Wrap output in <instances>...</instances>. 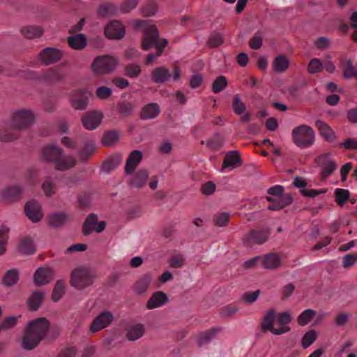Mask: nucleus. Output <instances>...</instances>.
I'll use <instances>...</instances> for the list:
<instances>
[{"label": "nucleus", "mask_w": 357, "mask_h": 357, "mask_svg": "<svg viewBox=\"0 0 357 357\" xmlns=\"http://www.w3.org/2000/svg\"><path fill=\"white\" fill-rule=\"evenodd\" d=\"M68 219V215L65 213H53L49 216V225L53 228H59L63 227Z\"/></svg>", "instance_id": "nucleus-34"}, {"label": "nucleus", "mask_w": 357, "mask_h": 357, "mask_svg": "<svg viewBox=\"0 0 357 357\" xmlns=\"http://www.w3.org/2000/svg\"><path fill=\"white\" fill-rule=\"evenodd\" d=\"M112 93L110 88L102 86L97 89L96 96L100 100H107L112 96Z\"/></svg>", "instance_id": "nucleus-61"}, {"label": "nucleus", "mask_w": 357, "mask_h": 357, "mask_svg": "<svg viewBox=\"0 0 357 357\" xmlns=\"http://www.w3.org/2000/svg\"><path fill=\"white\" fill-rule=\"evenodd\" d=\"M222 331V327L212 328L208 331L200 332L197 334V341L199 347L208 344L211 340L215 337L217 333Z\"/></svg>", "instance_id": "nucleus-19"}, {"label": "nucleus", "mask_w": 357, "mask_h": 357, "mask_svg": "<svg viewBox=\"0 0 357 357\" xmlns=\"http://www.w3.org/2000/svg\"><path fill=\"white\" fill-rule=\"evenodd\" d=\"M291 135L294 143L300 148H307L314 143V131L309 126L303 124L294 128Z\"/></svg>", "instance_id": "nucleus-5"}, {"label": "nucleus", "mask_w": 357, "mask_h": 357, "mask_svg": "<svg viewBox=\"0 0 357 357\" xmlns=\"http://www.w3.org/2000/svg\"><path fill=\"white\" fill-rule=\"evenodd\" d=\"M289 66V61L286 55L280 54L273 61V70L278 73L285 72Z\"/></svg>", "instance_id": "nucleus-36"}, {"label": "nucleus", "mask_w": 357, "mask_h": 357, "mask_svg": "<svg viewBox=\"0 0 357 357\" xmlns=\"http://www.w3.org/2000/svg\"><path fill=\"white\" fill-rule=\"evenodd\" d=\"M20 31L23 36L28 39L40 38L44 33V30L41 26L31 25L23 26Z\"/></svg>", "instance_id": "nucleus-32"}, {"label": "nucleus", "mask_w": 357, "mask_h": 357, "mask_svg": "<svg viewBox=\"0 0 357 357\" xmlns=\"http://www.w3.org/2000/svg\"><path fill=\"white\" fill-rule=\"evenodd\" d=\"M50 327V322L45 317H40L30 321L24 331L22 347L27 351L36 348L47 336Z\"/></svg>", "instance_id": "nucleus-1"}, {"label": "nucleus", "mask_w": 357, "mask_h": 357, "mask_svg": "<svg viewBox=\"0 0 357 357\" xmlns=\"http://www.w3.org/2000/svg\"><path fill=\"white\" fill-rule=\"evenodd\" d=\"M22 193V188L18 185L8 186L5 188L0 194L1 200L12 203L21 199Z\"/></svg>", "instance_id": "nucleus-18"}, {"label": "nucleus", "mask_w": 357, "mask_h": 357, "mask_svg": "<svg viewBox=\"0 0 357 357\" xmlns=\"http://www.w3.org/2000/svg\"><path fill=\"white\" fill-rule=\"evenodd\" d=\"M314 162L320 167H323L320 173V178L324 181L330 175H331L337 169V165L333 160H332L329 153L321 154L314 158Z\"/></svg>", "instance_id": "nucleus-10"}, {"label": "nucleus", "mask_w": 357, "mask_h": 357, "mask_svg": "<svg viewBox=\"0 0 357 357\" xmlns=\"http://www.w3.org/2000/svg\"><path fill=\"white\" fill-rule=\"evenodd\" d=\"M232 109L237 115H241L245 111V104L241 100L238 93L235 94L232 101Z\"/></svg>", "instance_id": "nucleus-53"}, {"label": "nucleus", "mask_w": 357, "mask_h": 357, "mask_svg": "<svg viewBox=\"0 0 357 357\" xmlns=\"http://www.w3.org/2000/svg\"><path fill=\"white\" fill-rule=\"evenodd\" d=\"M143 158V153L139 150L132 151L128 155L125 165V174L131 175Z\"/></svg>", "instance_id": "nucleus-17"}, {"label": "nucleus", "mask_w": 357, "mask_h": 357, "mask_svg": "<svg viewBox=\"0 0 357 357\" xmlns=\"http://www.w3.org/2000/svg\"><path fill=\"white\" fill-rule=\"evenodd\" d=\"M17 319L15 317H6L3 319L0 324L2 331H6L14 327L16 325Z\"/></svg>", "instance_id": "nucleus-63"}, {"label": "nucleus", "mask_w": 357, "mask_h": 357, "mask_svg": "<svg viewBox=\"0 0 357 357\" xmlns=\"http://www.w3.org/2000/svg\"><path fill=\"white\" fill-rule=\"evenodd\" d=\"M314 45L317 50H327L331 46V41L326 37H319L314 41Z\"/></svg>", "instance_id": "nucleus-62"}, {"label": "nucleus", "mask_w": 357, "mask_h": 357, "mask_svg": "<svg viewBox=\"0 0 357 357\" xmlns=\"http://www.w3.org/2000/svg\"><path fill=\"white\" fill-rule=\"evenodd\" d=\"M119 64L116 57L111 55L96 56L91 63V70L97 76L112 73Z\"/></svg>", "instance_id": "nucleus-4"}, {"label": "nucleus", "mask_w": 357, "mask_h": 357, "mask_svg": "<svg viewBox=\"0 0 357 357\" xmlns=\"http://www.w3.org/2000/svg\"><path fill=\"white\" fill-rule=\"evenodd\" d=\"M63 150L61 148L52 145L45 146L42 151L44 160L54 163L58 171L68 170L76 165V160L73 156H63Z\"/></svg>", "instance_id": "nucleus-2"}, {"label": "nucleus", "mask_w": 357, "mask_h": 357, "mask_svg": "<svg viewBox=\"0 0 357 357\" xmlns=\"http://www.w3.org/2000/svg\"><path fill=\"white\" fill-rule=\"evenodd\" d=\"M167 44H168V40L167 39H164L162 44L161 45H160V47H158V50H157L155 54H148L146 56V64L152 63L153 62V59L155 58L160 56L162 54L163 50L167 45Z\"/></svg>", "instance_id": "nucleus-59"}, {"label": "nucleus", "mask_w": 357, "mask_h": 357, "mask_svg": "<svg viewBox=\"0 0 357 357\" xmlns=\"http://www.w3.org/2000/svg\"><path fill=\"white\" fill-rule=\"evenodd\" d=\"M122 162V155L120 153H116L110 158L104 160L102 163L100 169L102 172L108 174L114 169Z\"/></svg>", "instance_id": "nucleus-26"}, {"label": "nucleus", "mask_w": 357, "mask_h": 357, "mask_svg": "<svg viewBox=\"0 0 357 357\" xmlns=\"http://www.w3.org/2000/svg\"><path fill=\"white\" fill-rule=\"evenodd\" d=\"M357 261V254H347L343 257L342 266L348 268L352 266Z\"/></svg>", "instance_id": "nucleus-64"}, {"label": "nucleus", "mask_w": 357, "mask_h": 357, "mask_svg": "<svg viewBox=\"0 0 357 357\" xmlns=\"http://www.w3.org/2000/svg\"><path fill=\"white\" fill-rule=\"evenodd\" d=\"M168 297L165 293L162 291H155L152 294L146 303V308L152 310L167 303Z\"/></svg>", "instance_id": "nucleus-22"}, {"label": "nucleus", "mask_w": 357, "mask_h": 357, "mask_svg": "<svg viewBox=\"0 0 357 357\" xmlns=\"http://www.w3.org/2000/svg\"><path fill=\"white\" fill-rule=\"evenodd\" d=\"M125 33V27L119 21L110 22L105 28V35L109 39L120 40Z\"/></svg>", "instance_id": "nucleus-14"}, {"label": "nucleus", "mask_w": 357, "mask_h": 357, "mask_svg": "<svg viewBox=\"0 0 357 357\" xmlns=\"http://www.w3.org/2000/svg\"><path fill=\"white\" fill-rule=\"evenodd\" d=\"M317 335L315 331H307L301 339V346L303 349L310 347L317 339Z\"/></svg>", "instance_id": "nucleus-55"}, {"label": "nucleus", "mask_w": 357, "mask_h": 357, "mask_svg": "<svg viewBox=\"0 0 357 357\" xmlns=\"http://www.w3.org/2000/svg\"><path fill=\"white\" fill-rule=\"evenodd\" d=\"M159 31L155 25H150L144 30V36L142 38V49L147 51L155 47L158 50V47L161 45L164 39H160Z\"/></svg>", "instance_id": "nucleus-7"}, {"label": "nucleus", "mask_w": 357, "mask_h": 357, "mask_svg": "<svg viewBox=\"0 0 357 357\" xmlns=\"http://www.w3.org/2000/svg\"><path fill=\"white\" fill-rule=\"evenodd\" d=\"M316 314V311L312 309L304 310L297 318L298 325L301 326L307 325L315 317Z\"/></svg>", "instance_id": "nucleus-47"}, {"label": "nucleus", "mask_w": 357, "mask_h": 357, "mask_svg": "<svg viewBox=\"0 0 357 357\" xmlns=\"http://www.w3.org/2000/svg\"><path fill=\"white\" fill-rule=\"evenodd\" d=\"M230 215L229 213H222L217 214L213 218L214 224L218 227H225L229 222Z\"/></svg>", "instance_id": "nucleus-57"}, {"label": "nucleus", "mask_w": 357, "mask_h": 357, "mask_svg": "<svg viewBox=\"0 0 357 357\" xmlns=\"http://www.w3.org/2000/svg\"><path fill=\"white\" fill-rule=\"evenodd\" d=\"M138 5V0H126L119 8V10L123 13H128Z\"/></svg>", "instance_id": "nucleus-58"}, {"label": "nucleus", "mask_w": 357, "mask_h": 357, "mask_svg": "<svg viewBox=\"0 0 357 357\" xmlns=\"http://www.w3.org/2000/svg\"><path fill=\"white\" fill-rule=\"evenodd\" d=\"M120 132L116 130L106 131L102 137V143L105 146H112L119 141Z\"/></svg>", "instance_id": "nucleus-37"}, {"label": "nucleus", "mask_w": 357, "mask_h": 357, "mask_svg": "<svg viewBox=\"0 0 357 357\" xmlns=\"http://www.w3.org/2000/svg\"><path fill=\"white\" fill-rule=\"evenodd\" d=\"M224 42V36L220 33L215 32L206 41V45L210 48H215L222 45Z\"/></svg>", "instance_id": "nucleus-49"}, {"label": "nucleus", "mask_w": 357, "mask_h": 357, "mask_svg": "<svg viewBox=\"0 0 357 357\" xmlns=\"http://www.w3.org/2000/svg\"><path fill=\"white\" fill-rule=\"evenodd\" d=\"M19 252L23 255H32L36 252L34 243L31 238L24 237L22 238L17 246Z\"/></svg>", "instance_id": "nucleus-35"}, {"label": "nucleus", "mask_w": 357, "mask_h": 357, "mask_svg": "<svg viewBox=\"0 0 357 357\" xmlns=\"http://www.w3.org/2000/svg\"><path fill=\"white\" fill-rule=\"evenodd\" d=\"M66 284L63 280H57L52 293V301L53 302H58L65 294Z\"/></svg>", "instance_id": "nucleus-43"}, {"label": "nucleus", "mask_w": 357, "mask_h": 357, "mask_svg": "<svg viewBox=\"0 0 357 357\" xmlns=\"http://www.w3.org/2000/svg\"><path fill=\"white\" fill-rule=\"evenodd\" d=\"M224 138L220 133H215L206 142V146L212 150L219 149L223 144Z\"/></svg>", "instance_id": "nucleus-50"}, {"label": "nucleus", "mask_w": 357, "mask_h": 357, "mask_svg": "<svg viewBox=\"0 0 357 357\" xmlns=\"http://www.w3.org/2000/svg\"><path fill=\"white\" fill-rule=\"evenodd\" d=\"M133 103L127 100L119 101L116 105V111L123 117L130 116L133 113Z\"/></svg>", "instance_id": "nucleus-41"}, {"label": "nucleus", "mask_w": 357, "mask_h": 357, "mask_svg": "<svg viewBox=\"0 0 357 357\" xmlns=\"http://www.w3.org/2000/svg\"><path fill=\"white\" fill-rule=\"evenodd\" d=\"M118 7L114 3L107 2L100 5L98 15L100 17L114 15L118 13Z\"/></svg>", "instance_id": "nucleus-42"}, {"label": "nucleus", "mask_w": 357, "mask_h": 357, "mask_svg": "<svg viewBox=\"0 0 357 357\" xmlns=\"http://www.w3.org/2000/svg\"><path fill=\"white\" fill-rule=\"evenodd\" d=\"M341 63L344 78L357 77V70L355 69L351 60L342 61Z\"/></svg>", "instance_id": "nucleus-45"}, {"label": "nucleus", "mask_w": 357, "mask_h": 357, "mask_svg": "<svg viewBox=\"0 0 357 357\" xmlns=\"http://www.w3.org/2000/svg\"><path fill=\"white\" fill-rule=\"evenodd\" d=\"M45 295L41 291H35L27 300L29 310L35 312L38 310L44 300Z\"/></svg>", "instance_id": "nucleus-29"}, {"label": "nucleus", "mask_w": 357, "mask_h": 357, "mask_svg": "<svg viewBox=\"0 0 357 357\" xmlns=\"http://www.w3.org/2000/svg\"><path fill=\"white\" fill-rule=\"evenodd\" d=\"M151 80L155 84H162L168 81L171 77V74L168 68L165 66H160L154 68L151 71Z\"/></svg>", "instance_id": "nucleus-23"}, {"label": "nucleus", "mask_w": 357, "mask_h": 357, "mask_svg": "<svg viewBox=\"0 0 357 357\" xmlns=\"http://www.w3.org/2000/svg\"><path fill=\"white\" fill-rule=\"evenodd\" d=\"M152 280V275L151 273H146L142 275L139 279L135 282L132 287V289L134 292L137 295H142L145 293L151 284Z\"/></svg>", "instance_id": "nucleus-21"}, {"label": "nucleus", "mask_w": 357, "mask_h": 357, "mask_svg": "<svg viewBox=\"0 0 357 357\" xmlns=\"http://www.w3.org/2000/svg\"><path fill=\"white\" fill-rule=\"evenodd\" d=\"M307 70L310 74L320 73L323 70V63L319 59L314 58L310 61Z\"/></svg>", "instance_id": "nucleus-56"}, {"label": "nucleus", "mask_w": 357, "mask_h": 357, "mask_svg": "<svg viewBox=\"0 0 357 357\" xmlns=\"http://www.w3.org/2000/svg\"><path fill=\"white\" fill-rule=\"evenodd\" d=\"M335 200L340 206L344 205L350 197V193L348 190L337 188L334 192Z\"/></svg>", "instance_id": "nucleus-52"}, {"label": "nucleus", "mask_w": 357, "mask_h": 357, "mask_svg": "<svg viewBox=\"0 0 357 357\" xmlns=\"http://www.w3.org/2000/svg\"><path fill=\"white\" fill-rule=\"evenodd\" d=\"M91 93L86 89L73 90L70 94V103L75 110H85L89 105Z\"/></svg>", "instance_id": "nucleus-8"}, {"label": "nucleus", "mask_w": 357, "mask_h": 357, "mask_svg": "<svg viewBox=\"0 0 357 357\" xmlns=\"http://www.w3.org/2000/svg\"><path fill=\"white\" fill-rule=\"evenodd\" d=\"M215 189L216 185L213 181H209L202 185L200 191L203 195L208 196L213 195Z\"/></svg>", "instance_id": "nucleus-60"}, {"label": "nucleus", "mask_w": 357, "mask_h": 357, "mask_svg": "<svg viewBox=\"0 0 357 357\" xmlns=\"http://www.w3.org/2000/svg\"><path fill=\"white\" fill-rule=\"evenodd\" d=\"M68 45L73 50H82L87 45V39L84 34L78 33L75 36H70L68 38Z\"/></svg>", "instance_id": "nucleus-27"}, {"label": "nucleus", "mask_w": 357, "mask_h": 357, "mask_svg": "<svg viewBox=\"0 0 357 357\" xmlns=\"http://www.w3.org/2000/svg\"><path fill=\"white\" fill-rule=\"evenodd\" d=\"M160 113V107L157 103L145 105L140 113V119L146 120L155 118Z\"/></svg>", "instance_id": "nucleus-31"}, {"label": "nucleus", "mask_w": 357, "mask_h": 357, "mask_svg": "<svg viewBox=\"0 0 357 357\" xmlns=\"http://www.w3.org/2000/svg\"><path fill=\"white\" fill-rule=\"evenodd\" d=\"M24 212L33 222L40 221L43 216L40 205L35 200L29 201L25 204Z\"/></svg>", "instance_id": "nucleus-16"}, {"label": "nucleus", "mask_w": 357, "mask_h": 357, "mask_svg": "<svg viewBox=\"0 0 357 357\" xmlns=\"http://www.w3.org/2000/svg\"><path fill=\"white\" fill-rule=\"evenodd\" d=\"M238 311V307L233 304H230L221 307L219 310V314L221 317L229 319L232 317Z\"/></svg>", "instance_id": "nucleus-54"}, {"label": "nucleus", "mask_w": 357, "mask_h": 357, "mask_svg": "<svg viewBox=\"0 0 357 357\" xmlns=\"http://www.w3.org/2000/svg\"><path fill=\"white\" fill-rule=\"evenodd\" d=\"M148 177V171L141 169L128 181V183L132 188H141L146 184Z\"/></svg>", "instance_id": "nucleus-20"}, {"label": "nucleus", "mask_w": 357, "mask_h": 357, "mask_svg": "<svg viewBox=\"0 0 357 357\" xmlns=\"http://www.w3.org/2000/svg\"><path fill=\"white\" fill-rule=\"evenodd\" d=\"M227 85V78L223 75H220L213 81L211 89L214 93H218L226 88Z\"/></svg>", "instance_id": "nucleus-51"}, {"label": "nucleus", "mask_w": 357, "mask_h": 357, "mask_svg": "<svg viewBox=\"0 0 357 357\" xmlns=\"http://www.w3.org/2000/svg\"><path fill=\"white\" fill-rule=\"evenodd\" d=\"M315 125L317 127L320 135L327 142H332L336 138V135L333 129L326 123L322 121L317 120L315 122Z\"/></svg>", "instance_id": "nucleus-30"}, {"label": "nucleus", "mask_w": 357, "mask_h": 357, "mask_svg": "<svg viewBox=\"0 0 357 357\" xmlns=\"http://www.w3.org/2000/svg\"><path fill=\"white\" fill-rule=\"evenodd\" d=\"M19 278V271L16 268H12L6 272L2 278V283L6 287H12L18 282Z\"/></svg>", "instance_id": "nucleus-39"}, {"label": "nucleus", "mask_w": 357, "mask_h": 357, "mask_svg": "<svg viewBox=\"0 0 357 357\" xmlns=\"http://www.w3.org/2000/svg\"><path fill=\"white\" fill-rule=\"evenodd\" d=\"M145 328L143 324H137L132 326L127 331L126 338L130 341L139 339L144 333Z\"/></svg>", "instance_id": "nucleus-40"}, {"label": "nucleus", "mask_w": 357, "mask_h": 357, "mask_svg": "<svg viewBox=\"0 0 357 357\" xmlns=\"http://www.w3.org/2000/svg\"><path fill=\"white\" fill-rule=\"evenodd\" d=\"M102 117V114L99 111H89L83 114L81 120L86 130H92L100 126Z\"/></svg>", "instance_id": "nucleus-13"}, {"label": "nucleus", "mask_w": 357, "mask_h": 357, "mask_svg": "<svg viewBox=\"0 0 357 357\" xmlns=\"http://www.w3.org/2000/svg\"><path fill=\"white\" fill-rule=\"evenodd\" d=\"M53 279L54 271L49 267H40L33 274V282L38 287L47 284Z\"/></svg>", "instance_id": "nucleus-15"}, {"label": "nucleus", "mask_w": 357, "mask_h": 357, "mask_svg": "<svg viewBox=\"0 0 357 357\" xmlns=\"http://www.w3.org/2000/svg\"><path fill=\"white\" fill-rule=\"evenodd\" d=\"M98 221V216L95 213L89 214L84 220L82 225V234L84 236H89L94 230Z\"/></svg>", "instance_id": "nucleus-38"}, {"label": "nucleus", "mask_w": 357, "mask_h": 357, "mask_svg": "<svg viewBox=\"0 0 357 357\" xmlns=\"http://www.w3.org/2000/svg\"><path fill=\"white\" fill-rule=\"evenodd\" d=\"M97 277L96 269L88 266H80L71 271L69 283L75 289L83 290L91 286Z\"/></svg>", "instance_id": "nucleus-3"}, {"label": "nucleus", "mask_w": 357, "mask_h": 357, "mask_svg": "<svg viewBox=\"0 0 357 357\" xmlns=\"http://www.w3.org/2000/svg\"><path fill=\"white\" fill-rule=\"evenodd\" d=\"M261 264L266 269H275L281 265V257L278 253H268L264 255Z\"/></svg>", "instance_id": "nucleus-28"}, {"label": "nucleus", "mask_w": 357, "mask_h": 357, "mask_svg": "<svg viewBox=\"0 0 357 357\" xmlns=\"http://www.w3.org/2000/svg\"><path fill=\"white\" fill-rule=\"evenodd\" d=\"M142 73L141 66L135 63H129L124 66V75L130 78H137Z\"/></svg>", "instance_id": "nucleus-48"}, {"label": "nucleus", "mask_w": 357, "mask_h": 357, "mask_svg": "<svg viewBox=\"0 0 357 357\" xmlns=\"http://www.w3.org/2000/svg\"><path fill=\"white\" fill-rule=\"evenodd\" d=\"M242 163L238 151H231L226 154L222 162V168L225 169L229 167L235 168L241 166Z\"/></svg>", "instance_id": "nucleus-24"}, {"label": "nucleus", "mask_w": 357, "mask_h": 357, "mask_svg": "<svg viewBox=\"0 0 357 357\" xmlns=\"http://www.w3.org/2000/svg\"><path fill=\"white\" fill-rule=\"evenodd\" d=\"M94 142H90L86 144L79 153V159L82 162H86L89 158L96 151Z\"/></svg>", "instance_id": "nucleus-46"}, {"label": "nucleus", "mask_w": 357, "mask_h": 357, "mask_svg": "<svg viewBox=\"0 0 357 357\" xmlns=\"http://www.w3.org/2000/svg\"><path fill=\"white\" fill-rule=\"evenodd\" d=\"M65 75L57 68H50L40 75V79L50 82H58L64 79Z\"/></svg>", "instance_id": "nucleus-25"}, {"label": "nucleus", "mask_w": 357, "mask_h": 357, "mask_svg": "<svg viewBox=\"0 0 357 357\" xmlns=\"http://www.w3.org/2000/svg\"><path fill=\"white\" fill-rule=\"evenodd\" d=\"M275 319V311L274 310H268L263 317L260 326L263 333L271 331Z\"/></svg>", "instance_id": "nucleus-33"}, {"label": "nucleus", "mask_w": 357, "mask_h": 357, "mask_svg": "<svg viewBox=\"0 0 357 357\" xmlns=\"http://www.w3.org/2000/svg\"><path fill=\"white\" fill-rule=\"evenodd\" d=\"M63 52L54 47H45L43 49L38 57L45 65H50L59 62L63 57Z\"/></svg>", "instance_id": "nucleus-11"}, {"label": "nucleus", "mask_w": 357, "mask_h": 357, "mask_svg": "<svg viewBox=\"0 0 357 357\" xmlns=\"http://www.w3.org/2000/svg\"><path fill=\"white\" fill-rule=\"evenodd\" d=\"M158 6L156 1L151 0L142 6L139 10L141 15L144 17H151L158 12Z\"/></svg>", "instance_id": "nucleus-44"}, {"label": "nucleus", "mask_w": 357, "mask_h": 357, "mask_svg": "<svg viewBox=\"0 0 357 357\" xmlns=\"http://www.w3.org/2000/svg\"><path fill=\"white\" fill-rule=\"evenodd\" d=\"M114 321V316L109 311H104L94 318L90 326V331L96 333L109 326Z\"/></svg>", "instance_id": "nucleus-12"}, {"label": "nucleus", "mask_w": 357, "mask_h": 357, "mask_svg": "<svg viewBox=\"0 0 357 357\" xmlns=\"http://www.w3.org/2000/svg\"><path fill=\"white\" fill-rule=\"evenodd\" d=\"M35 122V115L31 110L20 109L13 113L10 126L17 130H24Z\"/></svg>", "instance_id": "nucleus-6"}, {"label": "nucleus", "mask_w": 357, "mask_h": 357, "mask_svg": "<svg viewBox=\"0 0 357 357\" xmlns=\"http://www.w3.org/2000/svg\"><path fill=\"white\" fill-rule=\"evenodd\" d=\"M270 235L268 229H252L243 238V242L246 246L261 245L267 241Z\"/></svg>", "instance_id": "nucleus-9"}]
</instances>
